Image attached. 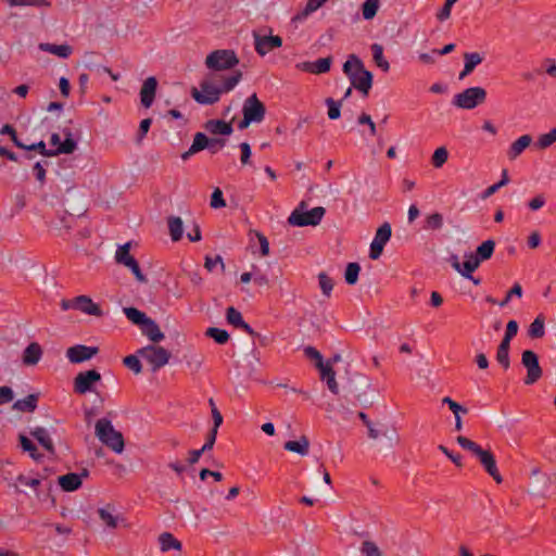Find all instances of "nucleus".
Instances as JSON below:
<instances>
[{"instance_id":"29","label":"nucleus","mask_w":556,"mask_h":556,"mask_svg":"<svg viewBox=\"0 0 556 556\" xmlns=\"http://www.w3.org/2000/svg\"><path fill=\"white\" fill-rule=\"evenodd\" d=\"M39 48L42 51H48V52L55 54L60 58H67L72 53V48L68 45L40 43Z\"/></svg>"},{"instance_id":"45","label":"nucleus","mask_w":556,"mask_h":556,"mask_svg":"<svg viewBox=\"0 0 556 556\" xmlns=\"http://www.w3.org/2000/svg\"><path fill=\"white\" fill-rule=\"evenodd\" d=\"M447 157H448V152H447L446 148L440 147V148L435 149L433 152V155H432L433 166L435 168L442 167L446 163Z\"/></svg>"},{"instance_id":"54","label":"nucleus","mask_w":556,"mask_h":556,"mask_svg":"<svg viewBox=\"0 0 556 556\" xmlns=\"http://www.w3.org/2000/svg\"><path fill=\"white\" fill-rule=\"evenodd\" d=\"M226 206V202L223 198V192L219 188H216L211 197V207L222 208Z\"/></svg>"},{"instance_id":"7","label":"nucleus","mask_w":556,"mask_h":556,"mask_svg":"<svg viewBox=\"0 0 556 556\" xmlns=\"http://www.w3.org/2000/svg\"><path fill=\"white\" fill-rule=\"evenodd\" d=\"M485 97L486 92L483 88L472 87L457 94L455 103L462 109L470 110L476 108L480 102L484 101Z\"/></svg>"},{"instance_id":"16","label":"nucleus","mask_w":556,"mask_h":556,"mask_svg":"<svg viewBox=\"0 0 556 556\" xmlns=\"http://www.w3.org/2000/svg\"><path fill=\"white\" fill-rule=\"evenodd\" d=\"M522 364L528 369V378L535 381L541 377V368L539 366L538 356L532 351H525L521 356Z\"/></svg>"},{"instance_id":"13","label":"nucleus","mask_w":556,"mask_h":556,"mask_svg":"<svg viewBox=\"0 0 556 556\" xmlns=\"http://www.w3.org/2000/svg\"><path fill=\"white\" fill-rule=\"evenodd\" d=\"M98 353V348L86 345H74L67 349L66 356L72 363L88 361Z\"/></svg>"},{"instance_id":"15","label":"nucleus","mask_w":556,"mask_h":556,"mask_svg":"<svg viewBox=\"0 0 556 556\" xmlns=\"http://www.w3.org/2000/svg\"><path fill=\"white\" fill-rule=\"evenodd\" d=\"M211 143H218L219 146H224L225 144V141L222 140V139H215V140H210L203 132H198L195 134L194 138H193V142L191 144V147L189 148V150L187 152H185L181 157L184 160L188 159L191 154H194L201 150H204L205 148H207Z\"/></svg>"},{"instance_id":"60","label":"nucleus","mask_w":556,"mask_h":556,"mask_svg":"<svg viewBox=\"0 0 556 556\" xmlns=\"http://www.w3.org/2000/svg\"><path fill=\"white\" fill-rule=\"evenodd\" d=\"M328 105V117L330 119H337L340 116V105L332 99H327Z\"/></svg>"},{"instance_id":"11","label":"nucleus","mask_w":556,"mask_h":556,"mask_svg":"<svg viewBox=\"0 0 556 556\" xmlns=\"http://www.w3.org/2000/svg\"><path fill=\"white\" fill-rule=\"evenodd\" d=\"M72 304L73 308L88 316L101 317L103 315L100 305L96 303L90 296L78 295L73 299Z\"/></svg>"},{"instance_id":"5","label":"nucleus","mask_w":556,"mask_h":556,"mask_svg":"<svg viewBox=\"0 0 556 556\" xmlns=\"http://www.w3.org/2000/svg\"><path fill=\"white\" fill-rule=\"evenodd\" d=\"M305 208L306 203L301 202L299 207L295 208L288 217V223L291 226L296 227L317 226L326 213V210L323 206H316L309 211H306Z\"/></svg>"},{"instance_id":"37","label":"nucleus","mask_w":556,"mask_h":556,"mask_svg":"<svg viewBox=\"0 0 556 556\" xmlns=\"http://www.w3.org/2000/svg\"><path fill=\"white\" fill-rule=\"evenodd\" d=\"M23 451L29 453V456L35 460L41 459V454L38 453L36 445L25 434L18 437Z\"/></svg>"},{"instance_id":"36","label":"nucleus","mask_w":556,"mask_h":556,"mask_svg":"<svg viewBox=\"0 0 556 556\" xmlns=\"http://www.w3.org/2000/svg\"><path fill=\"white\" fill-rule=\"evenodd\" d=\"M64 135H65V140L62 142V144H60L56 148V152H59L60 154H71L75 151L77 144H76L75 140L73 139V135H72L71 130L65 129Z\"/></svg>"},{"instance_id":"6","label":"nucleus","mask_w":556,"mask_h":556,"mask_svg":"<svg viewBox=\"0 0 556 556\" xmlns=\"http://www.w3.org/2000/svg\"><path fill=\"white\" fill-rule=\"evenodd\" d=\"M238 63L239 59L232 50H215L205 59L207 68L216 72L230 70Z\"/></svg>"},{"instance_id":"55","label":"nucleus","mask_w":556,"mask_h":556,"mask_svg":"<svg viewBox=\"0 0 556 556\" xmlns=\"http://www.w3.org/2000/svg\"><path fill=\"white\" fill-rule=\"evenodd\" d=\"M124 266L132 271V274L139 282L144 283L147 281V277L142 274L139 264L136 260H132L131 262L127 263Z\"/></svg>"},{"instance_id":"59","label":"nucleus","mask_w":556,"mask_h":556,"mask_svg":"<svg viewBox=\"0 0 556 556\" xmlns=\"http://www.w3.org/2000/svg\"><path fill=\"white\" fill-rule=\"evenodd\" d=\"M0 132L9 135V137H11L12 141L14 142V144L16 147H18L20 149H22V147H24V143L20 141V139L17 138L15 129L11 125H9V124L4 125L1 128Z\"/></svg>"},{"instance_id":"51","label":"nucleus","mask_w":556,"mask_h":556,"mask_svg":"<svg viewBox=\"0 0 556 556\" xmlns=\"http://www.w3.org/2000/svg\"><path fill=\"white\" fill-rule=\"evenodd\" d=\"M100 378H101L100 374L97 370L91 369V370H87L85 372L78 374L77 377L75 378L74 382H93V381L100 380Z\"/></svg>"},{"instance_id":"42","label":"nucleus","mask_w":556,"mask_h":556,"mask_svg":"<svg viewBox=\"0 0 556 556\" xmlns=\"http://www.w3.org/2000/svg\"><path fill=\"white\" fill-rule=\"evenodd\" d=\"M465 67L460 74V78H464L467 74H469L476 65L480 64L482 59L478 53H467L465 54Z\"/></svg>"},{"instance_id":"39","label":"nucleus","mask_w":556,"mask_h":556,"mask_svg":"<svg viewBox=\"0 0 556 556\" xmlns=\"http://www.w3.org/2000/svg\"><path fill=\"white\" fill-rule=\"evenodd\" d=\"M22 149L28 150V151H38L41 155L47 156V157H52V156H56L60 154L59 152H56V148L53 150L47 149L46 143L43 141H39V142L33 143V144H24V147H22Z\"/></svg>"},{"instance_id":"49","label":"nucleus","mask_w":556,"mask_h":556,"mask_svg":"<svg viewBox=\"0 0 556 556\" xmlns=\"http://www.w3.org/2000/svg\"><path fill=\"white\" fill-rule=\"evenodd\" d=\"M242 77L241 72H237L235 75L225 77L222 79L220 87L223 88V92H228L235 88V86L240 81Z\"/></svg>"},{"instance_id":"56","label":"nucleus","mask_w":556,"mask_h":556,"mask_svg":"<svg viewBox=\"0 0 556 556\" xmlns=\"http://www.w3.org/2000/svg\"><path fill=\"white\" fill-rule=\"evenodd\" d=\"M124 266L132 271V274L139 282L144 283L147 281V277L142 274L139 264L136 260H132L131 262L127 263Z\"/></svg>"},{"instance_id":"62","label":"nucleus","mask_w":556,"mask_h":556,"mask_svg":"<svg viewBox=\"0 0 556 556\" xmlns=\"http://www.w3.org/2000/svg\"><path fill=\"white\" fill-rule=\"evenodd\" d=\"M518 331V325L515 320H509L506 325V333L502 341H506L510 343V340L514 336H516Z\"/></svg>"},{"instance_id":"38","label":"nucleus","mask_w":556,"mask_h":556,"mask_svg":"<svg viewBox=\"0 0 556 556\" xmlns=\"http://www.w3.org/2000/svg\"><path fill=\"white\" fill-rule=\"evenodd\" d=\"M380 8V0H366L362 5V14L365 20H372Z\"/></svg>"},{"instance_id":"31","label":"nucleus","mask_w":556,"mask_h":556,"mask_svg":"<svg viewBox=\"0 0 556 556\" xmlns=\"http://www.w3.org/2000/svg\"><path fill=\"white\" fill-rule=\"evenodd\" d=\"M37 394H29L25 399L16 401L13 407L21 412H33L37 406Z\"/></svg>"},{"instance_id":"23","label":"nucleus","mask_w":556,"mask_h":556,"mask_svg":"<svg viewBox=\"0 0 556 556\" xmlns=\"http://www.w3.org/2000/svg\"><path fill=\"white\" fill-rule=\"evenodd\" d=\"M30 434L38 441V443L49 453H54V445L47 429L37 427L31 430Z\"/></svg>"},{"instance_id":"53","label":"nucleus","mask_w":556,"mask_h":556,"mask_svg":"<svg viewBox=\"0 0 556 556\" xmlns=\"http://www.w3.org/2000/svg\"><path fill=\"white\" fill-rule=\"evenodd\" d=\"M555 141H556V128L552 129L547 134L542 135L538 140V144L541 149H545V148L549 147Z\"/></svg>"},{"instance_id":"64","label":"nucleus","mask_w":556,"mask_h":556,"mask_svg":"<svg viewBox=\"0 0 556 556\" xmlns=\"http://www.w3.org/2000/svg\"><path fill=\"white\" fill-rule=\"evenodd\" d=\"M94 384H76L75 391L78 394H89L98 397V392L94 390Z\"/></svg>"},{"instance_id":"43","label":"nucleus","mask_w":556,"mask_h":556,"mask_svg":"<svg viewBox=\"0 0 556 556\" xmlns=\"http://www.w3.org/2000/svg\"><path fill=\"white\" fill-rule=\"evenodd\" d=\"M371 49H372V52H374V60H375L376 64L380 68H382L384 72L389 71L390 64L383 58V49H382V47L380 45H378V43H375V45H372Z\"/></svg>"},{"instance_id":"32","label":"nucleus","mask_w":556,"mask_h":556,"mask_svg":"<svg viewBox=\"0 0 556 556\" xmlns=\"http://www.w3.org/2000/svg\"><path fill=\"white\" fill-rule=\"evenodd\" d=\"M532 142L529 135L519 137L510 147V155L513 159L517 157L521 152L527 149Z\"/></svg>"},{"instance_id":"10","label":"nucleus","mask_w":556,"mask_h":556,"mask_svg":"<svg viewBox=\"0 0 556 556\" xmlns=\"http://www.w3.org/2000/svg\"><path fill=\"white\" fill-rule=\"evenodd\" d=\"M391 226L388 223H384L377 229L375 239L370 244V257L372 260H377L381 255L384 244L391 238Z\"/></svg>"},{"instance_id":"26","label":"nucleus","mask_w":556,"mask_h":556,"mask_svg":"<svg viewBox=\"0 0 556 556\" xmlns=\"http://www.w3.org/2000/svg\"><path fill=\"white\" fill-rule=\"evenodd\" d=\"M143 327V333L154 343L160 342L164 339V333L161 331L159 325L151 318H149Z\"/></svg>"},{"instance_id":"63","label":"nucleus","mask_w":556,"mask_h":556,"mask_svg":"<svg viewBox=\"0 0 556 556\" xmlns=\"http://www.w3.org/2000/svg\"><path fill=\"white\" fill-rule=\"evenodd\" d=\"M305 353L308 357H311L312 359L315 361L317 368L321 367V365L325 363L321 354L314 348H312V346L306 348Z\"/></svg>"},{"instance_id":"14","label":"nucleus","mask_w":556,"mask_h":556,"mask_svg":"<svg viewBox=\"0 0 556 556\" xmlns=\"http://www.w3.org/2000/svg\"><path fill=\"white\" fill-rule=\"evenodd\" d=\"M351 83L353 87L367 94L371 87L372 75L362 66L359 70L354 71V73L351 74Z\"/></svg>"},{"instance_id":"44","label":"nucleus","mask_w":556,"mask_h":556,"mask_svg":"<svg viewBox=\"0 0 556 556\" xmlns=\"http://www.w3.org/2000/svg\"><path fill=\"white\" fill-rule=\"evenodd\" d=\"M479 257H476L473 254H470L467 260L463 264V271L460 274L464 277L471 278V273L476 270L479 266Z\"/></svg>"},{"instance_id":"52","label":"nucleus","mask_w":556,"mask_h":556,"mask_svg":"<svg viewBox=\"0 0 556 556\" xmlns=\"http://www.w3.org/2000/svg\"><path fill=\"white\" fill-rule=\"evenodd\" d=\"M318 369L320 371L321 379L327 382H334L336 374L330 362L324 363L321 367H318Z\"/></svg>"},{"instance_id":"21","label":"nucleus","mask_w":556,"mask_h":556,"mask_svg":"<svg viewBox=\"0 0 556 556\" xmlns=\"http://www.w3.org/2000/svg\"><path fill=\"white\" fill-rule=\"evenodd\" d=\"M309 440L306 435H300L296 440L287 441L283 445L285 450L301 456H306L309 451Z\"/></svg>"},{"instance_id":"48","label":"nucleus","mask_w":556,"mask_h":556,"mask_svg":"<svg viewBox=\"0 0 556 556\" xmlns=\"http://www.w3.org/2000/svg\"><path fill=\"white\" fill-rule=\"evenodd\" d=\"M361 267L357 263H350L345 269V280L349 285H354L358 279Z\"/></svg>"},{"instance_id":"22","label":"nucleus","mask_w":556,"mask_h":556,"mask_svg":"<svg viewBox=\"0 0 556 556\" xmlns=\"http://www.w3.org/2000/svg\"><path fill=\"white\" fill-rule=\"evenodd\" d=\"M98 515L101 521L110 529H116L118 526V516L115 514V507L112 504H106L98 509Z\"/></svg>"},{"instance_id":"19","label":"nucleus","mask_w":556,"mask_h":556,"mask_svg":"<svg viewBox=\"0 0 556 556\" xmlns=\"http://www.w3.org/2000/svg\"><path fill=\"white\" fill-rule=\"evenodd\" d=\"M157 543L160 546V551L162 553H168L174 551L176 553H180L182 549V544L179 540H177L172 533L163 532L157 536Z\"/></svg>"},{"instance_id":"27","label":"nucleus","mask_w":556,"mask_h":556,"mask_svg":"<svg viewBox=\"0 0 556 556\" xmlns=\"http://www.w3.org/2000/svg\"><path fill=\"white\" fill-rule=\"evenodd\" d=\"M227 321L236 327L243 328L247 332L252 333L251 327L242 319L241 313L235 307L227 308Z\"/></svg>"},{"instance_id":"9","label":"nucleus","mask_w":556,"mask_h":556,"mask_svg":"<svg viewBox=\"0 0 556 556\" xmlns=\"http://www.w3.org/2000/svg\"><path fill=\"white\" fill-rule=\"evenodd\" d=\"M265 106L257 98L256 93H253L250 96L242 109L243 115L249 117L253 123H260L265 117Z\"/></svg>"},{"instance_id":"58","label":"nucleus","mask_w":556,"mask_h":556,"mask_svg":"<svg viewBox=\"0 0 556 556\" xmlns=\"http://www.w3.org/2000/svg\"><path fill=\"white\" fill-rule=\"evenodd\" d=\"M318 280H319V285H320V288L323 290V293L325 295H329L331 290H332V281H331V279L325 273H320L318 275Z\"/></svg>"},{"instance_id":"24","label":"nucleus","mask_w":556,"mask_h":556,"mask_svg":"<svg viewBox=\"0 0 556 556\" xmlns=\"http://www.w3.org/2000/svg\"><path fill=\"white\" fill-rule=\"evenodd\" d=\"M331 65V59L330 58H324L319 59L315 63L305 62L301 65L303 71L314 73V74H321L326 73L330 70Z\"/></svg>"},{"instance_id":"18","label":"nucleus","mask_w":556,"mask_h":556,"mask_svg":"<svg viewBox=\"0 0 556 556\" xmlns=\"http://www.w3.org/2000/svg\"><path fill=\"white\" fill-rule=\"evenodd\" d=\"M83 477H87L86 470L81 475L71 472L64 476H60L58 478V482L63 491L73 492L80 488L83 483Z\"/></svg>"},{"instance_id":"47","label":"nucleus","mask_w":556,"mask_h":556,"mask_svg":"<svg viewBox=\"0 0 556 556\" xmlns=\"http://www.w3.org/2000/svg\"><path fill=\"white\" fill-rule=\"evenodd\" d=\"M509 344H510L509 342L502 341L498 346L497 354H496L497 362L501 363L505 368H507L509 366V358H508Z\"/></svg>"},{"instance_id":"57","label":"nucleus","mask_w":556,"mask_h":556,"mask_svg":"<svg viewBox=\"0 0 556 556\" xmlns=\"http://www.w3.org/2000/svg\"><path fill=\"white\" fill-rule=\"evenodd\" d=\"M124 365L128 367L129 369L134 370L136 374H139L141 371V364L137 356L129 355L126 356L123 361Z\"/></svg>"},{"instance_id":"33","label":"nucleus","mask_w":556,"mask_h":556,"mask_svg":"<svg viewBox=\"0 0 556 556\" xmlns=\"http://www.w3.org/2000/svg\"><path fill=\"white\" fill-rule=\"evenodd\" d=\"M545 334V321L542 316H538L533 319L529 327V336L533 339H539Z\"/></svg>"},{"instance_id":"25","label":"nucleus","mask_w":556,"mask_h":556,"mask_svg":"<svg viewBox=\"0 0 556 556\" xmlns=\"http://www.w3.org/2000/svg\"><path fill=\"white\" fill-rule=\"evenodd\" d=\"M205 129L214 135H230L232 132V127L230 123H226L224 121H215L211 119L206 122Z\"/></svg>"},{"instance_id":"12","label":"nucleus","mask_w":556,"mask_h":556,"mask_svg":"<svg viewBox=\"0 0 556 556\" xmlns=\"http://www.w3.org/2000/svg\"><path fill=\"white\" fill-rule=\"evenodd\" d=\"M253 37L255 40V50L261 56L282 46V39L279 36H261L254 33Z\"/></svg>"},{"instance_id":"61","label":"nucleus","mask_w":556,"mask_h":556,"mask_svg":"<svg viewBox=\"0 0 556 556\" xmlns=\"http://www.w3.org/2000/svg\"><path fill=\"white\" fill-rule=\"evenodd\" d=\"M442 402L444 404L448 405V407L453 412L454 416H458V415L464 414V413L467 412V409L465 407H463L462 405H459L458 403H456L455 401H453L450 397H444L442 400Z\"/></svg>"},{"instance_id":"1","label":"nucleus","mask_w":556,"mask_h":556,"mask_svg":"<svg viewBox=\"0 0 556 556\" xmlns=\"http://www.w3.org/2000/svg\"><path fill=\"white\" fill-rule=\"evenodd\" d=\"M456 441L463 448L471 452L476 457H478L485 471L496 483H502L503 478L498 472L495 458L489 450H483L473 441L462 435L457 437Z\"/></svg>"},{"instance_id":"3","label":"nucleus","mask_w":556,"mask_h":556,"mask_svg":"<svg viewBox=\"0 0 556 556\" xmlns=\"http://www.w3.org/2000/svg\"><path fill=\"white\" fill-rule=\"evenodd\" d=\"M329 389L332 394L348 403H366L375 397L364 384H329Z\"/></svg>"},{"instance_id":"28","label":"nucleus","mask_w":556,"mask_h":556,"mask_svg":"<svg viewBox=\"0 0 556 556\" xmlns=\"http://www.w3.org/2000/svg\"><path fill=\"white\" fill-rule=\"evenodd\" d=\"M327 0H308L305 8L292 17L293 23H299L306 18L311 13L319 9Z\"/></svg>"},{"instance_id":"41","label":"nucleus","mask_w":556,"mask_h":556,"mask_svg":"<svg viewBox=\"0 0 556 556\" xmlns=\"http://www.w3.org/2000/svg\"><path fill=\"white\" fill-rule=\"evenodd\" d=\"M170 237L174 241H178L182 236V220L180 217H172L168 220Z\"/></svg>"},{"instance_id":"8","label":"nucleus","mask_w":556,"mask_h":556,"mask_svg":"<svg viewBox=\"0 0 556 556\" xmlns=\"http://www.w3.org/2000/svg\"><path fill=\"white\" fill-rule=\"evenodd\" d=\"M139 354L146 358L154 369L166 365L170 358V353L166 349L155 345L141 349Z\"/></svg>"},{"instance_id":"17","label":"nucleus","mask_w":556,"mask_h":556,"mask_svg":"<svg viewBox=\"0 0 556 556\" xmlns=\"http://www.w3.org/2000/svg\"><path fill=\"white\" fill-rule=\"evenodd\" d=\"M157 81L155 77H148L140 90L141 104L144 108H150L154 101L156 93Z\"/></svg>"},{"instance_id":"20","label":"nucleus","mask_w":556,"mask_h":556,"mask_svg":"<svg viewBox=\"0 0 556 556\" xmlns=\"http://www.w3.org/2000/svg\"><path fill=\"white\" fill-rule=\"evenodd\" d=\"M42 353L43 351L41 345L37 342H31L25 348L22 362L26 366L36 365L41 359Z\"/></svg>"},{"instance_id":"4","label":"nucleus","mask_w":556,"mask_h":556,"mask_svg":"<svg viewBox=\"0 0 556 556\" xmlns=\"http://www.w3.org/2000/svg\"><path fill=\"white\" fill-rule=\"evenodd\" d=\"M201 89L192 88L191 96L200 104H213L217 102L223 93V88L217 81L216 75L206 76L201 85Z\"/></svg>"},{"instance_id":"46","label":"nucleus","mask_w":556,"mask_h":556,"mask_svg":"<svg viewBox=\"0 0 556 556\" xmlns=\"http://www.w3.org/2000/svg\"><path fill=\"white\" fill-rule=\"evenodd\" d=\"M206 336L214 339L217 343L224 344L229 340V333L226 330L211 327L206 330Z\"/></svg>"},{"instance_id":"30","label":"nucleus","mask_w":556,"mask_h":556,"mask_svg":"<svg viewBox=\"0 0 556 556\" xmlns=\"http://www.w3.org/2000/svg\"><path fill=\"white\" fill-rule=\"evenodd\" d=\"M359 551L363 556H386L382 548L372 540H364Z\"/></svg>"},{"instance_id":"34","label":"nucleus","mask_w":556,"mask_h":556,"mask_svg":"<svg viewBox=\"0 0 556 556\" xmlns=\"http://www.w3.org/2000/svg\"><path fill=\"white\" fill-rule=\"evenodd\" d=\"M495 242L493 240H486L477 248L475 256L479 257V262L489 260L493 254Z\"/></svg>"},{"instance_id":"35","label":"nucleus","mask_w":556,"mask_h":556,"mask_svg":"<svg viewBox=\"0 0 556 556\" xmlns=\"http://www.w3.org/2000/svg\"><path fill=\"white\" fill-rule=\"evenodd\" d=\"M131 243L127 242L115 252V260L121 265H126L127 263L135 260V257L130 254Z\"/></svg>"},{"instance_id":"40","label":"nucleus","mask_w":556,"mask_h":556,"mask_svg":"<svg viewBox=\"0 0 556 556\" xmlns=\"http://www.w3.org/2000/svg\"><path fill=\"white\" fill-rule=\"evenodd\" d=\"M124 313L126 317L136 325L143 326L144 323L149 319V317H147L144 313L140 312L135 307H125Z\"/></svg>"},{"instance_id":"50","label":"nucleus","mask_w":556,"mask_h":556,"mask_svg":"<svg viewBox=\"0 0 556 556\" xmlns=\"http://www.w3.org/2000/svg\"><path fill=\"white\" fill-rule=\"evenodd\" d=\"M363 66L362 61L356 55H351L349 60L343 64V71L351 77L354 71L359 70Z\"/></svg>"},{"instance_id":"2","label":"nucleus","mask_w":556,"mask_h":556,"mask_svg":"<svg viewBox=\"0 0 556 556\" xmlns=\"http://www.w3.org/2000/svg\"><path fill=\"white\" fill-rule=\"evenodd\" d=\"M97 438L117 454L123 453L125 443L121 432L116 431L111 421L102 418L96 422Z\"/></svg>"}]
</instances>
